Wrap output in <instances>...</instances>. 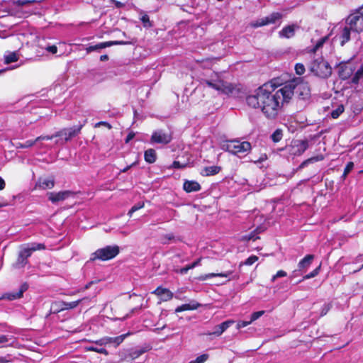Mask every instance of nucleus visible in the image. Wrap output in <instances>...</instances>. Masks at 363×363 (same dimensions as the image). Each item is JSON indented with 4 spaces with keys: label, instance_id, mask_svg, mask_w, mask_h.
I'll return each mask as SVG.
<instances>
[{
    "label": "nucleus",
    "instance_id": "19",
    "mask_svg": "<svg viewBox=\"0 0 363 363\" xmlns=\"http://www.w3.org/2000/svg\"><path fill=\"white\" fill-rule=\"evenodd\" d=\"M234 323L235 322L233 320H228L223 322L221 324L215 327V330L212 333V334L216 336L221 335Z\"/></svg>",
    "mask_w": 363,
    "mask_h": 363
},
{
    "label": "nucleus",
    "instance_id": "60",
    "mask_svg": "<svg viewBox=\"0 0 363 363\" xmlns=\"http://www.w3.org/2000/svg\"><path fill=\"white\" fill-rule=\"evenodd\" d=\"M108 60V57L107 55H101V57H100L101 61H106Z\"/></svg>",
    "mask_w": 363,
    "mask_h": 363
},
{
    "label": "nucleus",
    "instance_id": "59",
    "mask_svg": "<svg viewBox=\"0 0 363 363\" xmlns=\"http://www.w3.org/2000/svg\"><path fill=\"white\" fill-rule=\"evenodd\" d=\"M324 41L325 40L324 39H321L320 40H319L316 45H315V49H318L320 47H321L323 45V44L324 43Z\"/></svg>",
    "mask_w": 363,
    "mask_h": 363
},
{
    "label": "nucleus",
    "instance_id": "52",
    "mask_svg": "<svg viewBox=\"0 0 363 363\" xmlns=\"http://www.w3.org/2000/svg\"><path fill=\"white\" fill-rule=\"evenodd\" d=\"M330 310V306L328 304H324L321 309L320 315L323 316L325 315Z\"/></svg>",
    "mask_w": 363,
    "mask_h": 363
},
{
    "label": "nucleus",
    "instance_id": "51",
    "mask_svg": "<svg viewBox=\"0 0 363 363\" xmlns=\"http://www.w3.org/2000/svg\"><path fill=\"white\" fill-rule=\"evenodd\" d=\"M46 50L52 54H55L57 52V48L55 45H50L46 48Z\"/></svg>",
    "mask_w": 363,
    "mask_h": 363
},
{
    "label": "nucleus",
    "instance_id": "46",
    "mask_svg": "<svg viewBox=\"0 0 363 363\" xmlns=\"http://www.w3.org/2000/svg\"><path fill=\"white\" fill-rule=\"evenodd\" d=\"M264 313V311H257V312H254L252 315H251V318H250V321L251 323H252L253 321L257 320L259 318H260L263 314Z\"/></svg>",
    "mask_w": 363,
    "mask_h": 363
},
{
    "label": "nucleus",
    "instance_id": "50",
    "mask_svg": "<svg viewBox=\"0 0 363 363\" xmlns=\"http://www.w3.org/2000/svg\"><path fill=\"white\" fill-rule=\"evenodd\" d=\"M251 323V321H244V320H241V321H239L237 324V329H240V328H245L246 326H247L248 325H250Z\"/></svg>",
    "mask_w": 363,
    "mask_h": 363
},
{
    "label": "nucleus",
    "instance_id": "55",
    "mask_svg": "<svg viewBox=\"0 0 363 363\" xmlns=\"http://www.w3.org/2000/svg\"><path fill=\"white\" fill-rule=\"evenodd\" d=\"M257 238H258V237H255V235H253L252 233H250L249 235L245 236V239H246L247 240H255Z\"/></svg>",
    "mask_w": 363,
    "mask_h": 363
},
{
    "label": "nucleus",
    "instance_id": "23",
    "mask_svg": "<svg viewBox=\"0 0 363 363\" xmlns=\"http://www.w3.org/2000/svg\"><path fill=\"white\" fill-rule=\"evenodd\" d=\"M283 18V14L279 12H273L270 15L264 17L266 25L274 24Z\"/></svg>",
    "mask_w": 363,
    "mask_h": 363
},
{
    "label": "nucleus",
    "instance_id": "21",
    "mask_svg": "<svg viewBox=\"0 0 363 363\" xmlns=\"http://www.w3.org/2000/svg\"><path fill=\"white\" fill-rule=\"evenodd\" d=\"M183 189L188 193L199 191L201 189V185L196 181L185 180Z\"/></svg>",
    "mask_w": 363,
    "mask_h": 363
},
{
    "label": "nucleus",
    "instance_id": "12",
    "mask_svg": "<svg viewBox=\"0 0 363 363\" xmlns=\"http://www.w3.org/2000/svg\"><path fill=\"white\" fill-rule=\"evenodd\" d=\"M308 140H296L289 147V153L294 156H300L308 149Z\"/></svg>",
    "mask_w": 363,
    "mask_h": 363
},
{
    "label": "nucleus",
    "instance_id": "3",
    "mask_svg": "<svg viewBox=\"0 0 363 363\" xmlns=\"http://www.w3.org/2000/svg\"><path fill=\"white\" fill-rule=\"evenodd\" d=\"M84 124H80L71 128H63L51 135H40L38 137V140H49L55 138H61L60 139L57 140L55 143L62 145L79 134Z\"/></svg>",
    "mask_w": 363,
    "mask_h": 363
},
{
    "label": "nucleus",
    "instance_id": "27",
    "mask_svg": "<svg viewBox=\"0 0 363 363\" xmlns=\"http://www.w3.org/2000/svg\"><path fill=\"white\" fill-rule=\"evenodd\" d=\"M314 259V256L313 255H308L303 259H302L298 264V269L303 270L307 269L312 263V261Z\"/></svg>",
    "mask_w": 363,
    "mask_h": 363
},
{
    "label": "nucleus",
    "instance_id": "22",
    "mask_svg": "<svg viewBox=\"0 0 363 363\" xmlns=\"http://www.w3.org/2000/svg\"><path fill=\"white\" fill-rule=\"evenodd\" d=\"M28 289V284L27 283H23L20 287L18 291L16 292H11L7 294V298L9 300H15L17 298H20L23 296V293L27 291Z\"/></svg>",
    "mask_w": 363,
    "mask_h": 363
},
{
    "label": "nucleus",
    "instance_id": "13",
    "mask_svg": "<svg viewBox=\"0 0 363 363\" xmlns=\"http://www.w3.org/2000/svg\"><path fill=\"white\" fill-rule=\"evenodd\" d=\"M45 248V245L42 243H29L24 246L19 252L24 257L28 259L31 256L32 253L36 250H41Z\"/></svg>",
    "mask_w": 363,
    "mask_h": 363
},
{
    "label": "nucleus",
    "instance_id": "37",
    "mask_svg": "<svg viewBox=\"0 0 363 363\" xmlns=\"http://www.w3.org/2000/svg\"><path fill=\"white\" fill-rule=\"evenodd\" d=\"M147 351L146 349H140V350H135L130 352L129 357L131 358V359H135L138 358L140 355L144 354Z\"/></svg>",
    "mask_w": 363,
    "mask_h": 363
},
{
    "label": "nucleus",
    "instance_id": "17",
    "mask_svg": "<svg viewBox=\"0 0 363 363\" xmlns=\"http://www.w3.org/2000/svg\"><path fill=\"white\" fill-rule=\"evenodd\" d=\"M152 294L157 295L159 296L162 301H167L171 300L174 294L173 293L166 288H162L161 286H158L153 292Z\"/></svg>",
    "mask_w": 363,
    "mask_h": 363
},
{
    "label": "nucleus",
    "instance_id": "42",
    "mask_svg": "<svg viewBox=\"0 0 363 363\" xmlns=\"http://www.w3.org/2000/svg\"><path fill=\"white\" fill-rule=\"evenodd\" d=\"M140 21H142L144 27H150L152 26L150 18L147 14L143 15L140 17Z\"/></svg>",
    "mask_w": 363,
    "mask_h": 363
},
{
    "label": "nucleus",
    "instance_id": "44",
    "mask_svg": "<svg viewBox=\"0 0 363 363\" xmlns=\"http://www.w3.org/2000/svg\"><path fill=\"white\" fill-rule=\"evenodd\" d=\"M258 260V257L256 255L250 256L243 263L245 265L250 266Z\"/></svg>",
    "mask_w": 363,
    "mask_h": 363
},
{
    "label": "nucleus",
    "instance_id": "53",
    "mask_svg": "<svg viewBox=\"0 0 363 363\" xmlns=\"http://www.w3.org/2000/svg\"><path fill=\"white\" fill-rule=\"evenodd\" d=\"M137 162H133L130 165H128L127 167H125L124 169H123L121 170L122 172H126L128 170H129L132 167L136 165Z\"/></svg>",
    "mask_w": 363,
    "mask_h": 363
},
{
    "label": "nucleus",
    "instance_id": "35",
    "mask_svg": "<svg viewBox=\"0 0 363 363\" xmlns=\"http://www.w3.org/2000/svg\"><path fill=\"white\" fill-rule=\"evenodd\" d=\"M200 262H201V259H199L196 260L195 262H194L193 263H191V264H189V265L182 268L180 269V273L182 274H186L189 269H194V267L199 266L200 264Z\"/></svg>",
    "mask_w": 363,
    "mask_h": 363
},
{
    "label": "nucleus",
    "instance_id": "31",
    "mask_svg": "<svg viewBox=\"0 0 363 363\" xmlns=\"http://www.w3.org/2000/svg\"><path fill=\"white\" fill-rule=\"evenodd\" d=\"M323 160V156L320 155L315 157H312L308 160L303 161L299 166L300 169H303L306 167L308 164L313 163L315 162L321 161Z\"/></svg>",
    "mask_w": 363,
    "mask_h": 363
},
{
    "label": "nucleus",
    "instance_id": "28",
    "mask_svg": "<svg viewBox=\"0 0 363 363\" xmlns=\"http://www.w3.org/2000/svg\"><path fill=\"white\" fill-rule=\"evenodd\" d=\"M18 58L19 56L17 52L7 51L4 55V63L6 65L17 62L18 60Z\"/></svg>",
    "mask_w": 363,
    "mask_h": 363
},
{
    "label": "nucleus",
    "instance_id": "6",
    "mask_svg": "<svg viewBox=\"0 0 363 363\" xmlns=\"http://www.w3.org/2000/svg\"><path fill=\"white\" fill-rule=\"evenodd\" d=\"M120 252V248L118 245H107L99 248L93 252L90 257V261H107L116 257Z\"/></svg>",
    "mask_w": 363,
    "mask_h": 363
},
{
    "label": "nucleus",
    "instance_id": "38",
    "mask_svg": "<svg viewBox=\"0 0 363 363\" xmlns=\"http://www.w3.org/2000/svg\"><path fill=\"white\" fill-rule=\"evenodd\" d=\"M283 134L282 130L280 129H277L271 135L272 140L274 143L279 142L282 138Z\"/></svg>",
    "mask_w": 363,
    "mask_h": 363
},
{
    "label": "nucleus",
    "instance_id": "16",
    "mask_svg": "<svg viewBox=\"0 0 363 363\" xmlns=\"http://www.w3.org/2000/svg\"><path fill=\"white\" fill-rule=\"evenodd\" d=\"M352 30L348 27V25L345 22V26L340 28L338 37L340 40V45L343 46L346 43L350 41V35Z\"/></svg>",
    "mask_w": 363,
    "mask_h": 363
},
{
    "label": "nucleus",
    "instance_id": "64",
    "mask_svg": "<svg viewBox=\"0 0 363 363\" xmlns=\"http://www.w3.org/2000/svg\"><path fill=\"white\" fill-rule=\"evenodd\" d=\"M121 233H122L123 235H127V233H126V232H122Z\"/></svg>",
    "mask_w": 363,
    "mask_h": 363
},
{
    "label": "nucleus",
    "instance_id": "26",
    "mask_svg": "<svg viewBox=\"0 0 363 363\" xmlns=\"http://www.w3.org/2000/svg\"><path fill=\"white\" fill-rule=\"evenodd\" d=\"M232 273L233 272L231 271H228V272H223V273H209V274H206L201 275L199 277V280H201V281H206V280H207L208 279H211V278H213V277H216L228 278V277H229L232 274Z\"/></svg>",
    "mask_w": 363,
    "mask_h": 363
},
{
    "label": "nucleus",
    "instance_id": "57",
    "mask_svg": "<svg viewBox=\"0 0 363 363\" xmlns=\"http://www.w3.org/2000/svg\"><path fill=\"white\" fill-rule=\"evenodd\" d=\"M6 183L4 179L0 177V190H3L5 188Z\"/></svg>",
    "mask_w": 363,
    "mask_h": 363
},
{
    "label": "nucleus",
    "instance_id": "39",
    "mask_svg": "<svg viewBox=\"0 0 363 363\" xmlns=\"http://www.w3.org/2000/svg\"><path fill=\"white\" fill-rule=\"evenodd\" d=\"M354 167V164L352 162H350L347 164L346 167H345L344 172L342 175V179H345L347 174L352 170Z\"/></svg>",
    "mask_w": 363,
    "mask_h": 363
},
{
    "label": "nucleus",
    "instance_id": "43",
    "mask_svg": "<svg viewBox=\"0 0 363 363\" xmlns=\"http://www.w3.org/2000/svg\"><path fill=\"white\" fill-rule=\"evenodd\" d=\"M294 69H295L296 73L298 75H301L305 72V67L301 63L296 64Z\"/></svg>",
    "mask_w": 363,
    "mask_h": 363
},
{
    "label": "nucleus",
    "instance_id": "9",
    "mask_svg": "<svg viewBox=\"0 0 363 363\" xmlns=\"http://www.w3.org/2000/svg\"><path fill=\"white\" fill-rule=\"evenodd\" d=\"M171 140L172 136L170 134L165 133L162 130H157L152 133L150 138V143L166 145L169 143Z\"/></svg>",
    "mask_w": 363,
    "mask_h": 363
},
{
    "label": "nucleus",
    "instance_id": "8",
    "mask_svg": "<svg viewBox=\"0 0 363 363\" xmlns=\"http://www.w3.org/2000/svg\"><path fill=\"white\" fill-rule=\"evenodd\" d=\"M130 333H127L117 337L106 336L99 340L93 341L92 342L99 346H105L107 345H113L114 347L120 345L124 340L130 335Z\"/></svg>",
    "mask_w": 363,
    "mask_h": 363
},
{
    "label": "nucleus",
    "instance_id": "54",
    "mask_svg": "<svg viewBox=\"0 0 363 363\" xmlns=\"http://www.w3.org/2000/svg\"><path fill=\"white\" fill-rule=\"evenodd\" d=\"M134 136L135 134L133 133H130L125 138V143H129L134 138Z\"/></svg>",
    "mask_w": 363,
    "mask_h": 363
},
{
    "label": "nucleus",
    "instance_id": "15",
    "mask_svg": "<svg viewBox=\"0 0 363 363\" xmlns=\"http://www.w3.org/2000/svg\"><path fill=\"white\" fill-rule=\"evenodd\" d=\"M72 193L69 191H63L60 192H49L48 194V199L53 203L58 201H64L67 199Z\"/></svg>",
    "mask_w": 363,
    "mask_h": 363
},
{
    "label": "nucleus",
    "instance_id": "33",
    "mask_svg": "<svg viewBox=\"0 0 363 363\" xmlns=\"http://www.w3.org/2000/svg\"><path fill=\"white\" fill-rule=\"evenodd\" d=\"M86 351L95 352L99 354H104L106 356L108 355V352L107 351L106 349H105L104 347H95V346L92 345V346H87L86 347Z\"/></svg>",
    "mask_w": 363,
    "mask_h": 363
},
{
    "label": "nucleus",
    "instance_id": "63",
    "mask_svg": "<svg viewBox=\"0 0 363 363\" xmlns=\"http://www.w3.org/2000/svg\"><path fill=\"white\" fill-rule=\"evenodd\" d=\"M166 327V325H164L161 328H157L156 330H162Z\"/></svg>",
    "mask_w": 363,
    "mask_h": 363
},
{
    "label": "nucleus",
    "instance_id": "32",
    "mask_svg": "<svg viewBox=\"0 0 363 363\" xmlns=\"http://www.w3.org/2000/svg\"><path fill=\"white\" fill-rule=\"evenodd\" d=\"M28 259H26V257H24L22 255H21L20 253L18 254V258H17V260H16V262L14 264V267L16 268H23V267H25L27 263H28Z\"/></svg>",
    "mask_w": 363,
    "mask_h": 363
},
{
    "label": "nucleus",
    "instance_id": "41",
    "mask_svg": "<svg viewBox=\"0 0 363 363\" xmlns=\"http://www.w3.org/2000/svg\"><path fill=\"white\" fill-rule=\"evenodd\" d=\"M208 359V354H203L199 356L195 360L191 361L189 363H204Z\"/></svg>",
    "mask_w": 363,
    "mask_h": 363
},
{
    "label": "nucleus",
    "instance_id": "48",
    "mask_svg": "<svg viewBox=\"0 0 363 363\" xmlns=\"http://www.w3.org/2000/svg\"><path fill=\"white\" fill-rule=\"evenodd\" d=\"M143 206H144V203H137V204H135V205H134V206L130 208V210L129 211V212H128V215H129L130 216H132V214H133L134 212H135L136 211H138V210H139V209H140V208H143Z\"/></svg>",
    "mask_w": 363,
    "mask_h": 363
},
{
    "label": "nucleus",
    "instance_id": "62",
    "mask_svg": "<svg viewBox=\"0 0 363 363\" xmlns=\"http://www.w3.org/2000/svg\"><path fill=\"white\" fill-rule=\"evenodd\" d=\"M362 269H363V264L361 266V267L359 269L354 270V273L359 272Z\"/></svg>",
    "mask_w": 363,
    "mask_h": 363
},
{
    "label": "nucleus",
    "instance_id": "56",
    "mask_svg": "<svg viewBox=\"0 0 363 363\" xmlns=\"http://www.w3.org/2000/svg\"><path fill=\"white\" fill-rule=\"evenodd\" d=\"M266 160H267V155L264 154V155H262L258 160H255V162L260 163Z\"/></svg>",
    "mask_w": 363,
    "mask_h": 363
},
{
    "label": "nucleus",
    "instance_id": "1",
    "mask_svg": "<svg viewBox=\"0 0 363 363\" xmlns=\"http://www.w3.org/2000/svg\"><path fill=\"white\" fill-rule=\"evenodd\" d=\"M294 89L303 99L310 95V89L306 84L294 86L288 84L275 90L268 84H264L250 92L245 99L247 105L260 111L269 120L276 119L285 103H288L294 95Z\"/></svg>",
    "mask_w": 363,
    "mask_h": 363
},
{
    "label": "nucleus",
    "instance_id": "7",
    "mask_svg": "<svg viewBox=\"0 0 363 363\" xmlns=\"http://www.w3.org/2000/svg\"><path fill=\"white\" fill-rule=\"evenodd\" d=\"M250 149L251 144L247 141L231 140L226 145L227 151L237 155H245Z\"/></svg>",
    "mask_w": 363,
    "mask_h": 363
},
{
    "label": "nucleus",
    "instance_id": "49",
    "mask_svg": "<svg viewBox=\"0 0 363 363\" xmlns=\"http://www.w3.org/2000/svg\"><path fill=\"white\" fill-rule=\"evenodd\" d=\"M287 275L286 272L283 270H279L272 278V281H274L277 278L284 277Z\"/></svg>",
    "mask_w": 363,
    "mask_h": 363
},
{
    "label": "nucleus",
    "instance_id": "58",
    "mask_svg": "<svg viewBox=\"0 0 363 363\" xmlns=\"http://www.w3.org/2000/svg\"><path fill=\"white\" fill-rule=\"evenodd\" d=\"M99 125H106L107 126L108 128H111V125L109 123H108L107 122H104V121H101V122H99L98 123L96 126H99Z\"/></svg>",
    "mask_w": 363,
    "mask_h": 363
},
{
    "label": "nucleus",
    "instance_id": "18",
    "mask_svg": "<svg viewBox=\"0 0 363 363\" xmlns=\"http://www.w3.org/2000/svg\"><path fill=\"white\" fill-rule=\"evenodd\" d=\"M353 72L354 69L352 67L347 64H342L339 67V76L342 79H347L350 78Z\"/></svg>",
    "mask_w": 363,
    "mask_h": 363
},
{
    "label": "nucleus",
    "instance_id": "30",
    "mask_svg": "<svg viewBox=\"0 0 363 363\" xmlns=\"http://www.w3.org/2000/svg\"><path fill=\"white\" fill-rule=\"evenodd\" d=\"M38 137L35 138L34 140H26L24 143H18L17 148H28L32 147L33 145L38 144L39 147H43V145L39 144L40 141L43 140H38Z\"/></svg>",
    "mask_w": 363,
    "mask_h": 363
},
{
    "label": "nucleus",
    "instance_id": "10",
    "mask_svg": "<svg viewBox=\"0 0 363 363\" xmlns=\"http://www.w3.org/2000/svg\"><path fill=\"white\" fill-rule=\"evenodd\" d=\"M133 43L132 41H123V40H116V41H107L99 43L94 45H90L86 48V50L88 53L100 50L108 47H110L113 45H130Z\"/></svg>",
    "mask_w": 363,
    "mask_h": 363
},
{
    "label": "nucleus",
    "instance_id": "20",
    "mask_svg": "<svg viewBox=\"0 0 363 363\" xmlns=\"http://www.w3.org/2000/svg\"><path fill=\"white\" fill-rule=\"evenodd\" d=\"M200 306V304L193 300L191 301L189 303L182 304L175 309V313H180L185 311H193L197 309Z\"/></svg>",
    "mask_w": 363,
    "mask_h": 363
},
{
    "label": "nucleus",
    "instance_id": "2",
    "mask_svg": "<svg viewBox=\"0 0 363 363\" xmlns=\"http://www.w3.org/2000/svg\"><path fill=\"white\" fill-rule=\"evenodd\" d=\"M201 84L207 86L218 91L219 93L228 96H235L238 93V89L233 84L224 81L221 76L216 72H213L208 79H202Z\"/></svg>",
    "mask_w": 363,
    "mask_h": 363
},
{
    "label": "nucleus",
    "instance_id": "61",
    "mask_svg": "<svg viewBox=\"0 0 363 363\" xmlns=\"http://www.w3.org/2000/svg\"><path fill=\"white\" fill-rule=\"evenodd\" d=\"M173 167H174V168H179V167H180L179 162H177V161L174 162H173Z\"/></svg>",
    "mask_w": 363,
    "mask_h": 363
},
{
    "label": "nucleus",
    "instance_id": "36",
    "mask_svg": "<svg viewBox=\"0 0 363 363\" xmlns=\"http://www.w3.org/2000/svg\"><path fill=\"white\" fill-rule=\"evenodd\" d=\"M264 26H267L264 17L250 23V26L253 28H257Z\"/></svg>",
    "mask_w": 363,
    "mask_h": 363
},
{
    "label": "nucleus",
    "instance_id": "24",
    "mask_svg": "<svg viewBox=\"0 0 363 363\" xmlns=\"http://www.w3.org/2000/svg\"><path fill=\"white\" fill-rule=\"evenodd\" d=\"M221 167L218 166H210L204 167L201 174L203 176L208 177L216 175L220 171Z\"/></svg>",
    "mask_w": 363,
    "mask_h": 363
},
{
    "label": "nucleus",
    "instance_id": "45",
    "mask_svg": "<svg viewBox=\"0 0 363 363\" xmlns=\"http://www.w3.org/2000/svg\"><path fill=\"white\" fill-rule=\"evenodd\" d=\"M344 108L342 106H339L337 109L333 110L331 113V116L333 118H337L343 112Z\"/></svg>",
    "mask_w": 363,
    "mask_h": 363
},
{
    "label": "nucleus",
    "instance_id": "47",
    "mask_svg": "<svg viewBox=\"0 0 363 363\" xmlns=\"http://www.w3.org/2000/svg\"><path fill=\"white\" fill-rule=\"evenodd\" d=\"M11 339H13L12 336L9 337V335H1L0 345H6Z\"/></svg>",
    "mask_w": 363,
    "mask_h": 363
},
{
    "label": "nucleus",
    "instance_id": "29",
    "mask_svg": "<svg viewBox=\"0 0 363 363\" xmlns=\"http://www.w3.org/2000/svg\"><path fill=\"white\" fill-rule=\"evenodd\" d=\"M145 160L149 163L152 164L156 161V152L154 149L150 148L145 151L144 154Z\"/></svg>",
    "mask_w": 363,
    "mask_h": 363
},
{
    "label": "nucleus",
    "instance_id": "40",
    "mask_svg": "<svg viewBox=\"0 0 363 363\" xmlns=\"http://www.w3.org/2000/svg\"><path fill=\"white\" fill-rule=\"evenodd\" d=\"M320 267H321V265L320 264L318 267H316L313 272H311V273L305 275L303 277V280L304 279H311L313 277H315V276H317L319 272H320Z\"/></svg>",
    "mask_w": 363,
    "mask_h": 363
},
{
    "label": "nucleus",
    "instance_id": "34",
    "mask_svg": "<svg viewBox=\"0 0 363 363\" xmlns=\"http://www.w3.org/2000/svg\"><path fill=\"white\" fill-rule=\"evenodd\" d=\"M175 237L173 233H169L161 236L160 242L163 245H167L169 242L174 241Z\"/></svg>",
    "mask_w": 363,
    "mask_h": 363
},
{
    "label": "nucleus",
    "instance_id": "25",
    "mask_svg": "<svg viewBox=\"0 0 363 363\" xmlns=\"http://www.w3.org/2000/svg\"><path fill=\"white\" fill-rule=\"evenodd\" d=\"M54 180L50 179H40L36 184V186L41 189H52L54 187Z\"/></svg>",
    "mask_w": 363,
    "mask_h": 363
},
{
    "label": "nucleus",
    "instance_id": "5",
    "mask_svg": "<svg viewBox=\"0 0 363 363\" xmlns=\"http://www.w3.org/2000/svg\"><path fill=\"white\" fill-rule=\"evenodd\" d=\"M309 69L315 76L320 78H327L330 76L332 73V68L329 63L324 60L322 57L314 59L311 62Z\"/></svg>",
    "mask_w": 363,
    "mask_h": 363
},
{
    "label": "nucleus",
    "instance_id": "4",
    "mask_svg": "<svg viewBox=\"0 0 363 363\" xmlns=\"http://www.w3.org/2000/svg\"><path fill=\"white\" fill-rule=\"evenodd\" d=\"M345 23L353 33L359 34L363 32V5L351 13L345 18Z\"/></svg>",
    "mask_w": 363,
    "mask_h": 363
},
{
    "label": "nucleus",
    "instance_id": "11",
    "mask_svg": "<svg viewBox=\"0 0 363 363\" xmlns=\"http://www.w3.org/2000/svg\"><path fill=\"white\" fill-rule=\"evenodd\" d=\"M85 299L82 298L72 302L55 301L52 303V309L54 310V313H58L63 310L74 308Z\"/></svg>",
    "mask_w": 363,
    "mask_h": 363
},
{
    "label": "nucleus",
    "instance_id": "14",
    "mask_svg": "<svg viewBox=\"0 0 363 363\" xmlns=\"http://www.w3.org/2000/svg\"><path fill=\"white\" fill-rule=\"evenodd\" d=\"M299 29L297 24H291L284 26L279 32V35L281 38H291L294 36L296 30Z\"/></svg>",
    "mask_w": 363,
    "mask_h": 363
}]
</instances>
